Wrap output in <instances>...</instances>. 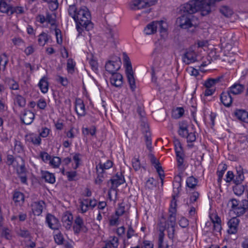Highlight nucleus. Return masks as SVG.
<instances>
[{
  "label": "nucleus",
  "mask_w": 248,
  "mask_h": 248,
  "mask_svg": "<svg viewBox=\"0 0 248 248\" xmlns=\"http://www.w3.org/2000/svg\"><path fill=\"white\" fill-rule=\"evenodd\" d=\"M201 2L196 0H190L185 3L181 6V11L187 13L183 15L177 19V24L182 29H188L195 26L197 24V18L193 15V14L201 11V15L203 8Z\"/></svg>",
  "instance_id": "1"
},
{
  "label": "nucleus",
  "mask_w": 248,
  "mask_h": 248,
  "mask_svg": "<svg viewBox=\"0 0 248 248\" xmlns=\"http://www.w3.org/2000/svg\"><path fill=\"white\" fill-rule=\"evenodd\" d=\"M77 24V29L79 33H81L82 28L90 31L93 28V24L91 22V14L86 7L78 9L75 18Z\"/></svg>",
  "instance_id": "2"
},
{
  "label": "nucleus",
  "mask_w": 248,
  "mask_h": 248,
  "mask_svg": "<svg viewBox=\"0 0 248 248\" xmlns=\"http://www.w3.org/2000/svg\"><path fill=\"white\" fill-rule=\"evenodd\" d=\"M121 61L119 57L115 61H108L105 64L106 70L109 73L112 74L117 73L121 68Z\"/></svg>",
  "instance_id": "3"
},
{
  "label": "nucleus",
  "mask_w": 248,
  "mask_h": 248,
  "mask_svg": "<svg viewBox=\"0 0 248 248\" xmlns=\"http://www.w3.org/2000/svg\"><path fill=\"white\" fill-rule=\"evenodd\" d=\"M73 230L76 234H78L80 232L86 233L88 231V228L84 224L83 219L79 216L77 217L74 221Z\"/></svg>",
  "instance_id": "4"
},
{
  "label": "nucleus",
  "mask_w": 248,
  "mask_h": 248,
  "mask_svg": "<svg viewBox=\"0 0 248 248\" xmlns=\"http://www.w3.org/2000/svg\"><path fill=\"white\" fill-rule=\"evenodd\" d=\"M125 73L130 89L132 91H134L136 86L132 64L131 63H129L128 64H125Z\"/></svg>",
  "instance_id": "5"
},
{
  "label": "nucleus",
  "mask_w": 248,
  "mask_h": 248,
  "mask_svg": "<svg viewBox=\"0 0 248 248\" xmlns=\"http://www.w3.org/2000/svg\"><path fill=\"white\" fill-rule=\"evenodd\" d=\"M46 222L49 227L54 230H58L61 226L59 220L54 216L50 214L46 215Z\"/></svg>",
  "instance_id": "6"
},
{
  "label": "nucleus",
  "mask_w": 248,
  "mask_h": 248,
  "mask_svg": "<svg viewBox=\"0 0 248 248\" xmlns=\"http://www.w3.org/2000/svg\"><path fill=\"white\" fill-rule=\"evenodd\" d=\"M239 223V219L236 217L232 218L228 222L229 229L228 232L229 234H235L237 232V227Z\"/></svg>",
  "instance_id": "7"
},
{
  "label": "nucleus",
  "mask_w": 248,
  "mask_h": 248,
  "mask_svg": "<svg viewBox=\"0 0 248 248\" xmlns=\"http://www.w3.org/2000/svg\"><path fill=\"white\" fill-rule=\"evenodd\" d=\"M110 81L112 85L116 87H120L123 83V76L119 73L112 74L110 78Z\"/></svg>",
  "instance_id": "8"
},
{
  "label": "nucleus",
  "mask_w": 248,
  "mask_h": 248,
  "mask_svg": "<svg viewBox=\"0 0 248 248\" xmlns=\"http://www.w3.org/2000/svg\"><path fill=\"white\" fill-rule=\"evenodd\" d=\"M196 60V55L192 50H187L183 57V61L187 64L194 62Z\"/></svg>",
  "instance_id": "9"
},
{
  "label": "nucleus",
  "mask_w": 248,
  "mask_h": 248,
  "mask_svg": "<svg viewBox=\"0 0 248 248\" xmlns=\"http://www.w3.org/2000/svg\"><path fill=\"white\" fill-rule=\"evenodd\" d=\"M34 118V114L31 111L29 110H25L23 114L21 117V120L23 123L25 124H31Z\"/></svg>",
  "instance_id": "10"
},
{
  "label": "nucleus",
  "mask_w": 248,
  "mask_h": 248,
  "mask_svg": "<svg viewBox=\"0 0 248 248\" xmlns=\"http://www.w3.org/2000/svg\"><path fill=\"white\" fill-rule=\"evenodd\" d=\"M222 103L226 107H230L232 102V98L231 93L228 91L227 92H222L220 95Z\"/></svg>",
  "instance_id": "11"
},
{
  "label": "nucleus",
  "mask_w": 248,
  "mask_h": 248,
  "mask_svg": "<svg viewBox=\"0 0 248 248\" xmlns=\"http://www.w3.org/2000/svg\"><path fill=\"white\" fill-rule=\"evenodd\" d=\"M245 86L244 85L239 83H235L231 86L228 89V91L234 95H238L241 94L244 90Z\"/></svg>",
  "instance_id": "12"
},
{
  "label": "nucleus",
  "mask_w": 248,
  "mask_h": 248,
  "mask_svg": "<svg viewBox=\"0 0 248 248\" xmlns=\"http://www.w3.org/2000/svg\"><path fill=\"white\" fill-rule=\"evenodd\" d=\"M75 110L78 116L85 115V106L83 102L80 99H77L75 102Z\"/></svg>",
  "instance_id": "13"
},
{
  "label": "nucleus",
  "mask_w": 248,
  "mask_h": 248,
  "mask_svg": "<svg viewBox=\"0 0 248 248\" xmlns=\"http://www.w3.org/2000/svg\"><path fill=\"white\" fill-rule=\"evenodd\" d=\"M45 202L41 201L38 202H34L31 204V210L33 214L35 216H39L42 212L43 205Z\"/></svg>",
  "instance_id": "14"
},
{
  "label": "nucleus",
  "mask_w": 248,
  "mask_h": 248,
  "mask_svg": "<svg viewBox=\"0 0 248 248\" xmlns=\"http://www.w3.org/2000/svg\"><path fill=\"white\" fill-rule=\"evenodd\" d=\"M159 23L157 21H154L148 24L144 29V32L146 34L150 35L156 32L157 25Z\"/></svg>",
  "instance_id": "15"
},
{
  "label": "nucleus",
  "mask_w": 248,
  "mask_h": 248,
  "mask_svg": "<svg viewBox=\"0 0 248 248\" xmlns=\"http://www.w3.org/2000/svg\"><path fill=\"white\" fill-rule=\"evenodd\" d=\"M73 216L71 214H66L62 216V221L63 226L67 229L69 230L73 223Z\"/></svg>",
  "instance_id": "16"
},
{
  "label": "nucleus",
  "mask_w": 248,
  "mask_h": 248,
  "mask_svg": "<svg viewBox=\"0 0 248 248\" xmlns=\"http://www.w3.org/2000/svg\"><path fill=\"white\" fill-rule=\"evenodd\" d=\"M148 2L145 0H134L130 5V8L132 10L140 9L147 7Z\"/></svg>",
  "instance_id": "17"
},
{
  "label": "nucleus",
  "mask_w": 248,
  "mask_h": 248,
  "mask_svg": "<svg viewBox=\"0 0 248 248\" xmlns=\"http://www.w3.org/2000/svg\"><path fill=\"white\" fill-rule=\"evenodd\" d=\"M115 177L116 178L111 179L109 181L111 183V189H115L120 185L123 184L125 181L122 174L119 175L117 174Z\"/></svg>",
  "instance_id": "18"
},
{
  "label": "nucleus",
  "mask_w": 248,
  "mask_h": 248,
  "mask_svg": "<svg viewBox=\"0 0 248 248\" xmlns=\"http://www.w3.org/2000/svg\"><path fill=\"white\" fill-rule=\"evenodd\" d=\"M26 140L31 142L34 145H40L41 143V139L40 136L33 133L26 135Z\"/></svg>",
  "instance_id": "19"
},
{
  "label": "nucleus",
  "mask_w": 248,
  "mask_h": 248,
  "mask_svg": "<svg viewBox=\"0 0 248 248\" xmlns=\"http://www.w3.org/2000/svg\"><path fill=\"white\" fill-rule=\"evenodd\" d=\"M166 225H163L162 226H160L159 227V234L158 236V248H169V246L168 244H166L165 247H164L163 243V240H164V233L163 232L165 230Z\"/></svg>",
  "instance_id": "20"
},
{
  "label": "nucleus",
  "mask_w": 248,
  "mask_h": 248,
  "mask_svg": "<svg viewBox=\"0 0 248 248\" xmlns=\"http://www.w3.org/2000/svg\"><path fill=\"white\" fill-rule=\"evenodd\" d=\"M42 178L44 179L46 182L50 184H54L55 182V177L54 174L48 171H42Z\"/></svg>",
  "instance_id": "21"
},
{
  "label": "nucleus",
  "mask_w": 248,
  "mask_h": 248,
  "mask_svg": "<svg viewBox=\"0 0 248 248\" xmlns=\"http://www.w3.org/2000/svg\"><path fill=\"white\" fill-rule=\"evenodd\" d=\"M38 86L42 93H47L48 89V83L46 77H44L40 79L38 83Z\"/></svg>",
  "instance_id": "22"
},
{
  "label": "nucleus",
  "mask_w": 248,
  "mask_h": 248,
  "mask_svg": "<svg viewBox=\"0 0 248 248\" xmlns=\"http://www.w3.org/2000/svg\"><path fill=\"white\" fill-rule=\"evenodd\" d=\"M150 155L151 156V161L154 165V167L155 168L158 175L162 176L163 174H160V172H162V168L160 166L159 161L156 159L153 155L151 154Z\"/></svg>",
  "instance_id": "23"
},
{
  "label": "nucleus",
  "mask_w": 248,
  "mask_h": 248,
  "mask_svg": "<svg viewBox=\"0 0 248 248\" xmlns=\"http://www.w3.org/2000/svg\"><path fill=\"white\" fill-rule=\"evenodd\" d=\"M235 115L238 119L243 121H245L246 119L248 118V112L243 109L237 110Z\"/></svg>",
  "instance_id": "24"
},
{
  "label": "nucleus",
  "mask_w": 248,
  "mask_h": 248,
  "mask_svg": "<svg viewBox=\"0 0 248 248\" xmlns=\"http://www.w3.org/2000/svg\"><path fill=\"white\" fill-rule=\"evenodd\" d=\"M112 162L110 160L107 161L104 164L99 163L98 166L99 170H100V173H103L105 170L108 169L112 166Z\"/></svg>",
  "instance_id": "25"
},
{
  "label": "nucleus",
  "mask_w": 248,
  "mask_h": 248,
  "mask_svg": "<svg viewBox=\"0 0 248 248\" xmlns=\"http://www.w3.org/2000/svg\"><path fill=\"white\" fill-rule=\"evenodd\" d=\"M157 22L159 23L157 25V28L159 29L161 36L166 35L167 31L166 23L163 20L157 21Z\"/></svg>",
  "instance_id": "26"
},
{
  "label": "nucleus",
  "mask_w": 248,
  "mask_h": 248,
  "mask_svg": "<svg viewBox=\"0 0 248 248\" xmlns=\"http://www.w3.org/2000/svg\"><path fill=\"white\" fill-rule=\"evenodd\" d=\"M186 186L191 188H194L197 186L198 180L193 176H190L187 178Z\"/></svg>",
  "instance_id": "27"
},
{
  "label": "nucleus",
  "mask_w": 248,
  "mask_h": 248,
  "mask_svg": "<svg viewBox=\"0 0 248 248\" xmlns=\"http://www.w3.org/2000/svg\"><path fill=\"white\" fill-rule=\"evenodd\" d=\"M48 36L46 33L42 32L39 35L38 39V44L41 46H44L48 41Z\"/></svg>",
  "instance_id": "28"
},
{
  "label": "nucleus",
  "mask_w": 248,
  "mask_h": 248,
  "mask_svg": "<svg viewBox=\"0 0 248 248\" xmlns=\"http://www.w3.org/2000/svg\"><path fill=\"white\" fill-rule=\"evenodd\" d=\"M56 16L55 15H52L49 12L46 13V22L50 24L51 26L55 25L56 22Z\"/></svg>",
  "instance_id": "29"
},
{
  "label": "nucleus",
  "mask_w": 248,
  "mask_h": 248,
  "mask_svg": "<svg viewBox=\"0 0 248 248\" xmlns=\"http://www.w3.org/2000/svg\"><path fill=\"white\" fill-rule=\"evenodd\" d=\"M244 179L243 172L241 170H237V175L233 182L235 184H240Z\"/></svg>",
  "instance_id": "30"
},
{
  "label": "nucleus",
  "mask_w": 248,
  "mask_h": 248,
  "mask_svg": "<svg viewBox=\"0 0 248 248\" xmlns=\"http://www.w3.org/2000/svg\"><path fill=\"white\" fill-rule=\"evenodd\" d=\"M78 9L76 5L73 4L70 5L68 8V14L69 16H70L74 19H75L76 16L77 12L78 11Z\"/></svg>",
  "instance_id": "31"
},
{
  "label": "nucleus",
  "mask_w": 248,
  "mask_h": 248,
  "mask_svg": "<svg viewBox=\"0 0 248 248\" xmlns=\"http://www.w3.org/2000/svg\"><path fill=\"white\" fill-rule=\"evenodd\" d=\"M245 190L244 186L240 184H236V185L233 187V190L235 194L237 195H241L243 194Z\"/></svg>",
  "instance_id": "32"
},
{
  "label": "nucleus",
  "mask_w": 248,
  "mask_h": 248,
  "mask_svg": "<svg viewBox=\"0 0 248 248\" xmlns=\"http://www.w3.org/2000/svg\"><path fill=\"white\" fill-rule=\"evenodd\" d=\"M10 7L7 4L4 2L1 1L0 2V11L3 13H10Z\"/></svg>",
  "instance_id": "33"
},
{
  "label": "nucleus",
  "mask_w": 248,
  "mask_h": 248,
  "mask_svg": "<svg viewBox=\"0 0 248 248\" xmlns=\"http://www.w3.org/2000/svg\"><path fill=\"white\" fill-rule=\"evenodd\" d=\"M246 209L247 207H243L240 204L238 207L235 208V209L234 208L233 211L237 216L239 217L245 213Z\"/></svg>",
  "instance_id": "34"
},
{
  "label": "nucleus",
  "mask_w": 248,
  "mask_h": 248,
  "mask_svg": "<svg viewBox=\"0 0 248 248\" xmlns=\"http://www.w3.org/2000/svg\"><path fill=\"white\" fill-rule=\"evenodd\" d=\"M184 113V109L183 108H177L172 112V116L174 118L177 119L182 117Z\"/></svg>",
  "instance_id": "35"
},
{
  "label": "nucleus",
  "mask_w": 248,
  "mask_h": 248,
  "mask_svg": "<svg viewBox=\"0 0 248 248\" xmlns=\"http://www.w3.org/2000/svg\"><path fill=\"white\" fill-rule=\"evenodd\" d=\"M220 12L227 17H230L232 14V10L227 6L222 7L220 9Z\"/></svg>",
  "instance_id": "36"
},
{
  "label": "nucleus",
  "mask_w": 248,
  "mask_h": 248,
  "mask_svg": "<svg viewBox=\"0 0 248 248\" xmlns=\"http://www.w3.org/2000/svg\"><path fill=\"white\" fill-rule=\"evenodd\" d=\"M15 101L20 107H23L25 106V99L20 95H16Z\"/></svg>",
  "instance_id": "37"
},
{
  "label": "nucleus",
  "mask_w": 248,
  "mask_h": 248,
  "mask_svg": "<svg viewBox=\"0 0 248 248\" xmlns=\"http://www.w3.org/2000/svg\"><path fill=\"white\" fill-rule=\"evenodd\" d=\"M82 132L84 135H88L89 134L94 136L96 133V128L94 126H93L92 128H83Z\"/></svg>",
  "instance_id": "38"
},
{
  "label": "nucleus",
  "mask_w": 248,
  "mask_h": 248,
  "mask_svg": "<svg viewBox=\"0 0 248 248\" xmlns=\"http://www.w3.org/2000/svg\"><path fill=\"white\" fill-rule=\"evenodd\" d=\"M49 163L53 167L57 168L61 163V158L57 156L54 157L50 160Z\"/></svg>",
  "instance_id": "39"
},
{
  "label": "nucleus",
  "mask_w": 248,
  "mask_h": 248,
  "mask_svg": "<svg viewBox=\"0 0 248 248\" xmlns=\"http://www.w3.org/2000/svg\"><path fill=\"white\" fill-rule=\"evenodd\" d=\"M89 64L91 67L92 69L95 73L98 72V63L97 61L93 58L91 59L89 61Z\"/></svg>",
  "instance_id": "40"
},
{
  "label": "nucleus",
  "mask_w": 248,
  "mask_h": 248,
  "mask_svg": "<svg viewBox=\"0 0 248 248\" xmlns=\"http://www.w3.org/2000/svg\"><path fill=\"white\" fill-rule=\"evenodd\" d=\"M96 169L98 174V176L95 180V183L96 184L100 185L103 181V173H100V170H99L98 166H96Z\"/></svg>",
  "instance_id": "41"
},
{
  "label": "nucleus",
  "mask_w": 248,
  "mask_h": 248,
  "mask_svg": "<svg viewBox=\"0 0 248 248\" xmlns=\"http://www.w3.org/2000/svg\"><path fill=\"white\" fill-rule=\"evenodd\" d=\"M13 199L16 202H19L24 200V195L20 192H16L14 194Z\"/></svg>",
  "instance_id": "42"
},
{
  "label": "nucleus",
  "mask_w": 248,
  "mask_h": 248,
  "mask_svg": "<svg viewBox=\"0 0 248 248\" xmlns=\"http://www.w3.org/2000/svg\"><path fill=\"white\" fill-rule=\"evenodd\" d=\"M176 201L175 199V196H173V199L171 201L170 208L169 209V212L172 213H176Z\"/></svg>",
  "instance_id": "43"
},
{
  "label": "nucleus",
  "mask_w": 248,
  "mask_h": 248,
  "mask_svg": "<svg viewBox=\"0 0 248 248\" xmlns=\"http://www.w3.org/2000/svg\"><path fill=\"white\" fill-rule=\"evenodd\" d=\"M10 15L14 13H16V14H23L24 13V10L22 7H10Z\"/></svg>",
  "instance_id": "44"
},
{
  "label": "nucleus",
  "mask_w": 248,
  "mask_h": 248,
  "mask_svg": "<svg viewBox=\"0 0 248 248\" xmlns=\"http://www.w3.org/2000/svg\"><path fill=\"white\" fill-rule=\"evenodd\" d=\"M176 158L177 160L178 166L179 167L182 165L184 162V154L183 152H181V153H176Z\"/></svg>",
  "instance_id": "45"
},
{
  "label": "nucleus",
  "mask_w": 248,
  "mask_h": 248,
  "mask_svg": "<svg viewBox=\"0 0 248 248\" xmlns=\"http://www.w3.org/2000/svg\"><path fill=\"white\" fill-rule=\"evenodd\" d=\"M170 213V214L169 217V220L170 221V222L171 223L172 232H174V225L175 221H176V218H175V214L176 213Z\"/></svg>",
  "instance_id": "46"
},
{
  "label": "nucleus",
  "mask_w": 248,
  "mask_h": 248,
  "mask_svg": "<svg viewBox=\"0 0 248 248\" xmlns=\"http://www.w3.org/2000/svg\"><path fill=\"white\" fill-rule=\"evenodd\" d=\"M179 134L183 137H186L188 132L186 126H180L179 130Z\"/></svg>",
  "instance_id": "47"
},
{
  "label": "nucleus",
  "mask_w": 248,
  "mask_h": 248,
  "mask_svg": "<svg viewBox=\"0 0 248 248\" xmlns=\"http://www.w3.org/2000/svg\"><path fill=\"white\" fill-rule=\"evenodd\" d=\"M154 182V179L153 178H150L146 181L145 186L148 189H153L155 186Z\"/></svg>",
  "instance_id": "48"
},
{
  "label": "nucleus",
  "mask_w": 248,
  "mask_h": 248,
  "mask_svg": "<svg viewBox=\"0 0 248 248\" xmlns=\"http://www.w3.org/2000/svg\"><path fill=\"white\" fill-rule=\"evenodd\" d=\"M54 239L56 243L59 245L62 244L63 241V237L61 233H58L54 236Z\"/></svg>",
  "instance_id": "49"
},
{
  "label": "nucleus",
  "mask_w": 248,
  "mask_h": 248,
  "mask_svg": "<svg viewBox=\"0 0 248 248\" xmlns=\"http://www.w3.org/2000/svg\"><path fill=\"white\" fill-rule=\"evenodd\" d=\"M133 167L136 171H137L140 168V164L138 158H134L132 161Z\"/></svg>",
  "instance_id": "50"
},
{
  "label": "nucleus",
  "mask_w": 248,
  "mask_h": 248,
  "mask_svg": "<svg viewBox=\"0 0 248 248\" xmlns=\"http://www.w3.org/2000/svg\"><path fill=\"white\" fill-rule=\"evenodd\" d=\"M108 37V38H110V41L114 42L115 39V36L116 34V32L115 31L111 29H108V32H107Z\"/></svg>",
  "instance_id": "51"
},
{
  "label": "nucleus",
  "mask_w": 248,
  "mask_h": 248,
  "mask_svg": "<svg viewBox=\"0 0 248 248\" xmlns=\"http://www.w3.org/2000/svg\"><path fill=\"white\" fill-rule=\"evenodd\" d=\"M215 84L214 82L212 81V78H209L205 81L204 83V86L206 87V88H213V86H215Z\"/></svg>",
  "instance_id": "52"
},
{
  "label": "nucleus",
  "mask_w": 248,
  "mask_h": 248,
  "mask_svg": "<svg viewBox=\"0 0 248 248\" xmlns=\"http://www.w3.org/2000/svg\"><path fill=\"white\" fill-rule=\"evenodd\" d=\"M9 83L10 85V89L12 90H18L19 89V86L17 82L14 80L9 79Z\"/></svg>",
  "instance_id": "53"
},
{
  "label": "nucleus",
  "mask_w": 248,
  "mask_h": 248,
  "mask_svg": "<svg viewBox=\"0 0 248 248\" xmlns=\"http://www.w3.org/2000/svg\"><path fill=\"white\" fill-rule=\"evenodd\" d=\"M80 204L82 212H86L88 210V207H89L88 200H86L84 202H81Z\"/></svg>",
  "instance_id": "54"
},
{
  "label": "nucleus",
  "mask_w": 248,
  "mask_h": 248,
  "mask_svg": "<svg viewBox=\"0 0 248 248\" xmlns=\"http://www.w3.org/2000/svg\"><path fill=\"white\" fill-rule=\"evenodd\" d=\"M66 175L68 177V180L69 181L74 180V178L77 176V172L76 171H67Z\"/></svg>",
  "instance_id": "55"
},
{
  "label": "nucleus",
  "mask_w": 248,
  "mask_h": 248,
  "mask_svg": "<svg viewBox=\"0 0 248 248\" xmlns=\"http://www.w3.org/2000/svg\"><path fill=\"white\" fill-rule=\"evenodd\" d=\"M125 212L124 206L121 203L120 204L119 208L116 211V214L118 216H122Z\"/></svg>",
  "instance_id": "56"
},
{
  "label": "nucleus",
  "mask_w": 248,
  "mask_h": 248,
  "mask_svg": "<svg viewBox=\"0 0 248 248\" xmlns=\"http://www.w3.org/2000/svg\"><path fill=\"white\" fill-rule=\"evenodd\" d=\"M2 235L7 239H11L12 238L10 233V230L7 228H4L2 230Z\"/></svg>",
  "instance_id": "57"
},
{
  "label": "nucleus",
  "mask_w": 248,
  "mask_h": 248,
  "mask_svg": "<svg viewBox=\"0 0 248 248\" xmlns=\"http://www.w3.org/2000/svg\"><path fill=\"white\" fill-rule=\"evenodd\" d=\"M80 155H81L80 154L78 153V154H76L73 156V160L76 162V166L74 168L75 169H76L79 166V162L81 160V159L80 158Z\"/></svg>",
  "instance_id": "58"
},
{
  "label": "nucleus",
  "mask_w": 248,
  "mask_h": 248,
  "mask_svg": "<svg viewBox=\"0 0 248 248\" xmlns=\"http://www.w3.org/2000/svg\"><path fill=\"white\" fill-rule=\"evenodd\" d=\"M18 234L23 238H28L30 236V233L27 230H20Z\"/></svg>",
  "instance_id": "59"
},
{
  "label": "nucleus",
  "mask_w": 248,
  "mask_h": 248,
  "mask_svg": "<svg viewBox=\"0 0 248 248\" xmlns=\"http://www.w3.org/2000/svg\"><path fill=\"white\" fill-rule=\"evenodd\" d=\"M40 157L44 161H47L51 160V156L46 152L41 153Z\"/></svg>",
  "instance_id": "60"
},
{
  "label": "nucleus",
  "mask_w": 248,
  "mask_h": 248,
  "mask_svg": "<svg viewBox=\"0 0 248 248\" xmlns=\"http://www.w3.org/2000/svg\"><path fill=\"white\" fill-rule=\"evenodd\" d=\"M75 65L73 64V62L71 59H68L67 63V68L69 72L74 71Z\"/></svg>",
  "instance_id": "61"
},
{
  "label": "nucleus",
  "mask_w": 248,
  "mask_h": 248,
  "mask_svg": "<svg viewBox=\"0 0 248 248\" xmlns=\"http://www.w3.org/2000/svg\"><path fill=\"white\" fill-rule=\"evenodd\" d=\"M227 170V165L224 164L223 166L222 169L221 170L217 172V175H218V181L219 182L221 181L223 175L224 174V171Z\"/></svg>",
  "instance_id": "62"
},
{
  "label": "nucleus",
  "mask_w": 248,
  "mask_h": 248,
  "mask_svg": "<svg viewBox=\"0 0 248 248\" xmlns=\"http://www.w3.org/2000/svg\"><path fill=\"white\" fill-rule=\"evenodd\" d=\"M187 141L189 142H192L196 140V136L194 133H188L186 136Z\"/></svg>",
  "instance_id": "63"
},
{
  "label": "nucleus",
  "mask_w": 248,
  "mask_h": 248,
  "mask_svg": "<svg viewBox=\"0 0 248 248\" xmlns=\"http://www.w3.org/2000/svg\"><path fill=\"white\" fill-rule=\"evenodd\" d=\"M46 104L44 99H41L39 100L37 103V106L42 109H45L46 107Z\"/></svg>",
  "instance_id": "64"
}]
</instances>
